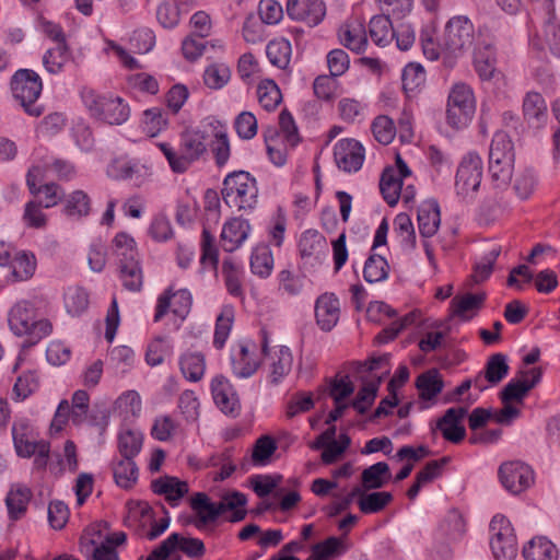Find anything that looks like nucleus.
Wrapping results in <instances>:
<instances>
[{"mask_svg":"<svg viewBox=\"0 0 560 560\" xmlns=\"http://www.w3.org/2000/svg\"><path fill=\"white\" fill-rule=\"evenodd\" d=\"M482 171V160L477 153L469 152L465 155L458 165L455 177L457 196L465 201L474 200L481 185Z\"/></svg>","mask_w":560,"mask_h":560,"instance_id":"obj_8","label":"nucleus"},{"mask_svg":"<svg viewBox=\"0 0 560 560\" xmlns=\"http://www.w3.org/2000/svg\"><path fill=\"white\" fill-rule=\"evenodd\" d=\"M11 91L27 115L39 117L43 114V106L36 104L43 91L42 79L37 72L30 69L18 70L11 79Z\"/></svg>","mask_w":560,"mask_h":560,"instance_id":"obj_7","label":"nucleus"},{"mask_svg":"<svg viewBox=\"0 0 560 560\" xmlns=\"http://www.w3.org/2000/svg\"><path fill=\"white\" fill-rule=\"evenodd\" d=\"M257 98L264 109L271 112L281 103L282 94L273 80L266 79L257 86Z\"/></svg>","mask_w":560,"mask_h":560,"instance_id":"obj_50","label":"nucleus"},{"mask_svg":"<svg viewBox=\"0 0 560 560\" xmlns=\"http://www.w3.org/2000/svg\"><path fill=\"white\" fill-rule=\"evenodd\" d=\"M447 104L475 112V97L472 90L465 83L454 84L448 94Z\"/></svg>","mask_w":560,"mask_h":560,"instance_id":"obj_60","label":"nucleus"},{"mask_svg":"<svg viewBox=\"0 0 560 560\" xmlns=\"http://www.w3.org/2000/svg\"><path fill=\"white\" fill-rule=\"evenodd\" d=\"M349 547L346 535L340 537L331 536L324 541L315 544L311 551L315 552L316 560H330L345 555Z\"/></svg>","mask_w":560,"mask_h":560,"instance_id":"obj_38","label":"nucleus"},{"mask_svg":"<svg viewBox=\"0 0 560 560\" xmlns=\"http://www.w3.org/2000/svg\"><path fill=\"white\" fill-rule=\"evenodd\" d=\"M37 302L20 301L15 303L8 316L10 330L19 337H26L35 345L52 332V324L47 318H38Z\"/></svg>","mask_w":560,"mask_h":560,"instance_id":"obj_2","label":"nucleus"},{"mask_svg":"<svg viewBox=\"0 0 560 560\" xmlns=\"http://www.w3.org/2000/svg\"><path fill=\"white\" fill-rule=\"evenodd\" d=\"M475 69L481 80H490L495 70V52L491 44H479L474 52Z\"/></svg>","mask_w":560,"mask_h":560,"instance_id":"obj_40","label":"nucleus"},{"mask_svg":"<svg viewBox=\"0 0 560 560\" xmlns=\"http://www.w3.org/2000/svg\"><path fill=\"white\" fill-rule=\"evenodd\" d=\"M489 530L490 547L495 560H514L517 555V545L511 522L503 515H494Z\"/></svg>","mask_w":560,"mask_h":560,"instance_id":"obj_10","label":"nucleus"},{"mask_svg":"<svg viewBox=\"0 0 560 560\" xmlns=\"http://www.w3.org/2000/svg\"><path fill=\"white\" fill-rule=\"evenodd\" d=\"M466 415L465 408H450L436 422V429L443 438L452 443H459L466 435L465 428L460 424Z\"/></svg>","mask_w":560,"mask_h":560,"instance_id":"obj_27","label":"nucleus"},{"mask_svg":"<svg viewBox=\"0 0 560 560\" xmlns=\"http://www.w3.org/2000/svg\"><path fill=\"white\" fill-rule=\"evenodd\" d=\"M91 199L83 190H74L65 198L63 213L71 219L80 220L91 212Z\"/></svg>","mask_w":560,"mask_h":560,"instance_id":"obj_41","label":"nucleus"},{"mask_svg":"<svg viewBox=\"0 0 560 560\" xmlns=\"http://www.w3.org/2000/svg\"><path fill=\"white\" fill-rule=\"evenodd\" d=\"M441 214L436 200L423 201L418 209V229L422 237L433 236L440 226Z\"/></svg>","mask_w":560,"mask_h":560,"instance_id":"obj_31","label":"nucleus"},{"mask_svg":"<svg viewBox=\"0 0 560 560\" xmlns=\"http://www.w3.org/2000/svg\"><path fill=\"white\" fill-rule=\"evenodd\" d=\"M291 54V43L285 38L272 39L266 47L268 60L279 69H287L290 63Z\"/></svg>","mask_w":560,"mask_h":560,"instance_id":"obj_49","label":"nucleus"},{"mask_svg":"<svg viewBox=\"0 0 560 560\" xmlns=\"http://www.w3.org/2000/svg\"><path fill=\"white\" fill-rule=\"evenodd\" d=\"M299 250L303 259L320 264L328 252L327 241L318 231L306 230L301 235Z\"/></svg>","mask_w":560,"mask_h":560,"instance_id":"obj_28","label":"nucleus"},{"mask_svg":"<svg viewBox=\"0 0 560 560\" xmlns=\"http://www.w3.org/2000/svg\"><path fill=\"white\" fill-rule=\"evenodd\" d=\"M465 532L466 523L458 510L448 511L438 529L441 537L450 541L460 539Z\"/></svg>","mask_w":560,"mask_h":560,"instance_id":"obj_43","label":"nucleus"},{"mask_svg":"<svg viewBox=\"0 0 560 560\" xmlns=\"http://www.w3.org/2000/svg\"><path fill=\"white\" fill-rule=\"evenodd\" d=\"M81 98L94 118L109 125H121L129 117V107L120 97L104 96L92 89L84 88Z\"/></svg>","mask_w":560,"mask_h":560,"instance_id":"obj_6","label":"nucleus"},{"mask_svg":"<svg viewBox=\"0 0 560 560\" xmlns=\"http://www.w3.org/2000/svg\"><path fill=\"white\" fill-rule=\"evenodd\" d=\"M499 477L503 487L513 494L525 491L534 482L532 468L521 462L502 464L499 468Z\"/></svg>","mask_w":560,"mask_h":560,"instance_id":"obj_17","label":"nucleus"},{"mask_svg":"<svg viewBox=\"0 0 560 560\" xmlns=\"http://www.w3.org/2000/svg\"><path fill=\"white\" fill-rule=\"evenodd\" d=\"M522 553L525 560H557L559 556L556 545L542 536L532 538Z\"/></svg>","mask_w":560,"mask_h":560,"instance_id":"obj_35","label":"nucleus"},{"mask_svg":"<svg viewBox=\"0 0 560 560\" xmlns=\"http://www.w3.org/2000/svg\"><path fill=\"white\" fill-rule=\"evenodd\" d=\"M392 500L393 495L389 492H372L361 494L358 505L362 513L372 514L382 511Z\"/></svg>","mask_w":560,"mask_h":560,"instance_id":"obj_58","label":"nucleus"},{"mask_svg":"<svg viewBox=\"0 0 560 560\" xmlns=\"http://www.w3.org/2000/svg\"><path fill=\"white\" fill-rule=\"evenodd\" d=\"M371 130L375 140L385 145L389 144L396 135L394 121L386 115H380L374 118Z\"/></svg>","mask_w":560,"mask_h":560,"instance_id":"obj_62","label":"nucleus"},{"mask_svg":"<svg viewBox=\"0 0 560 560\" xmlns=\"http://www.w3.org/2000/svg\"><path fill=\"white\" fill-rule=\"evenodd\" d=\"M135 362V352L127 346L113 348L108 354V365L116 374L124 375L132 368Z\"/></svg>","mask_w":560,"mask_h":560,"instance_id":"obj_52","label":"nucleus"},{"mask_svg":"<svg viewBox=\"0 0 560 560\" xmlns=\"http://www.w3.org/2000/svg\"><path fill=\"white\" fill-rule=\"evenodd\" d=\"M113 253L118 260L121 277H136L140 270L136 240L126 232H119L112 241Z\"/></svg>","mask_w":560,"mask_h":560,"instance_id":"obj_13","label":"nucleus"},{"mask_svg":"<svg viewBox=\"0 0 560 560\" xmlns=\"http://www.w3.org/2000/svg\"><path fill=\"white\" fill-rule=\"evenodd\" d=\"M122 458L114 466V479L118 487L129 489L138 480L139 470L135 456H121Z\"/></svg>","mask_w":560,"mask_h":560,"instance_id":"obj_42","label":"nucleus"},{"mask_svg":"<svg viewBox=\"0 0 560 560\" xmlns=\"http://www.w3.org/2000/svg\"><path fill=\"white\" fill-rule=\"evenodd\" d=\"M49 469L55 475H61L63 471H75L78 469L77 447L74 443L68 440L63 446V453L59 456L57 464H50Z\"/></svg>","mask_w":560,"mask_h":560,"instance_id":"obj_61","label":"nucleus"},{"mask_svg":"<svg viewBox=\"0 0 560 560\" xmlns=\"http://www.w3.org/2000/svg\"><path fill=\"white\" fill-rule=\"evenodd\" d=\"M537 185V177L533 170L525 168L516 173L513 189L520 199H527L534 192Z\"/></svg>","mask_w":560,"mask_h":560,"instance_id":"obj_64","label":"nucleus"},{"mask_svg":"<svg viewBox=\"0 0 560 560\" xmlns=\"http://www.w3.org/2000/svg\"><path fill=\"white\" fill-rule=\"evenodd\" d=\"M210 137L209 127L203 126V120L196 128H186L179 136L178 165L183 173L189 165L198 161L207 152V140Z\"/></svg>","mask_w":560,"mask_h":560,"instance_id":"obj_11","label":"nucleus"},{"mask_svg":"<svg viewBox=\"0 0 560 560\" xmlns=\"http://www.w3.org/2000/svg\"><path fill=\"white\" fill-rule=\"evenodd\" d=\"M475 42V28L470 20L458 15L452 18L445 25L441 38L442 49L458 56L471 48Z\"/></svg>","mask_w":560,"mask_h":560,"instance_id":"obj_9","label":"nucleus"},{"mask_svg":"<svg viewBox=\"0 0 560 560\" xmlns=\"http://www.w3.org/2000/svg\"><path fill=\"white\" fill-rule=\"evenodd\" d=\"M12 272L14 277L21 280H27L35 273L37 260L31 252H20L11 261Z\"/></svg>","mask_w":560,"mask_h":560,"instance_id":"obj_57","label":"nucleus"},{"mask_svg":"<svg viewBox=\"0 0 560 560\" xmlns=\"http://www.w3.org/2000/svg\"><path fill=\"white\" fill-rule=\"evenodd\" d=\"M394 231L397 234L402 248H415L416 233L411 219L407 213H399L396 215L394 220Z\"/></svg>","mask_w":560,"mask_h":560,"instance_id":"obj_55","label":"nucleus"},{"mask_svg":"<svg viewBox=\"0 0 560 560\" xmlns=\"http://www.w3.org/2000/svg\"><path fill=\"white\" fill-rule=\"evenodd\" d=\"M70 50L67 43H59L48 48L43 56V65L50 74L62 72L66 63L70 59Z\"/></svg>","mask_w":560,"mask_h":560,"instance_id":"obj_46","label":"nucleus"},{"mask_svg":"<svg viewBox=\"0 0 560 560\" xmlns=\"http://www.w3.org/2000/svg\"><path fill=\"white\" fill-rule=\"evenodd\" d=\"M191 304L192 298L188 290L182 289L175 292L166 290L158 298L153 320L160 322L168 312L184 320L190 312Z\"/></svg>","mask_w":560,"mask_h":560,"instance_id":"obj_15","label":"nucleus"},{"mask_svg":"<svg viewBox=\"0 0 560 560\" xmlns=\"http://www.w3.org/2000/svg\"><path fill=\"white\" fill-rule=\"evenodd\" d=\"M514 151L510 137L503 132L494 133L489 150V174L498 189H505L512 179Z\"/></svg>","mask_w":560,"mask_h":560,"instance_id":"obj_4","label":"nucleus"},{"mask_svg":"<svg viewBox=\"0 0 560 560\" xmlns=\"http://www.w3.org/2000/svg\"><path fill=\"white\" fill-rule=\"evenodd\" d=\"M394 26L388 14L375 15L369 24V34L373 43L385 47L394 39Z\"/></svg>","mask_w":560,"mask_h":560,"instance_id":"obj_39","label":"nucleus"},{"mask_svg":"<svg viewBox=\"0 0 560 560\" xmlns=\"http://www.w3.org/2000/svg\"><path fill=\"white\" fill-rule=\"evenodd\" d=\"M150 487L153 493L164 495L172 505H176L189 490L186 481L167 475L153 479Z\"/></svg>","mask_w":560,"mask_h":560,"instance_id":"obj_30","label":"nucleus"},{"mask_svg":"<svg viewBox=\"0 0 560 560\" xmlns=\"http://www.w3.org/2000/svg\"><path fill=\"white\" fill-rule=\"evenodd\" d=\"M126 541L124 532L109 533L106 523L90 525L80 539V551L89 560H119L116 547Z\"/></svg>","mask_w":560,"mask_h":560,"instance_id":"obj_3","label":"nucleus"},{"mask_svg":"<svg viewBox=\"0 0 560 560\" xmlns=\"http://www.w3.org/2000/svg\"><path fill=\"white\" fill-rule=\"evenodd\" d=\"M269 381L273 385L280 384L283 378L291 372L293 364V355L289 347L280 346L269 355Z\"/></svg>","mask_w":560,"mask_h":560,"instance_id":"obj_29","label":"nucleus"},{"mask_svg":"<svg viewBox=\"0 0 560 560\" xmlns=\"http://www.w3.org/2000/svg\"><path fill=\"white\" fill-rule=\"evenodd\" d=\"M411 175L408 165L398 154L396 158V167H386L380 179L381 194L389 207L397 205L401 194L404 178Z\"/></svg>","mask_w":560,"mask_h":560,"instance_id":"obj_14","label":"nucleus"},{"mask_svg":"<svg viewBox=\"0 0 560 560\" xmlns=\"http://www.w3.org/2000/svg\"><path fill=\"white\" fill-rule=\"evenodd\" d=\"M422 401H432L444 388L442 374L438 369H429L419 374L415 382Z\"/></svg>","mask_w":560,"mask_h":560,"instance_id":"obj_32","label":"nucleus"},{"mask_svg":"<svg viewBox=\"0 0 560 560\" xmlns=\"http://www.w3.org/2000/svg\"><path fill=\"white\" fill-rule=\"evenodd\" d=\"M256 179L245 171L230 173L223 180L222 198L230 208L253 210L257 205Z\"/></svg>","mask_w":560,"mask_h":560,"instance_id":"obj_5","label":"nucleus"},{"mask_svg":"<svg viewBox=\"0 0 560 560\" xmlns=\"http://www.w3.org/2000/svg\"><path fill=\"white\" fill-rule=\"evenodd\" d=\"M532 380H511L501 392L503 402L522 400L526 394L539 382L540 374L532 371Z\"/></svg>","mask_w":560,"mask_h":560,"instance_id":"obj_48","label":"nucleus"},{"mask_svg":"<svg viewBox=\"0 0 560 560\" xmlns=\"http://www.w3.org/2000/svg\"><path fill=\"white\" fill-rule=\"evenodd\" d=\"M334 159L339 170L346 173H355L363 165L365 150L355 139H340L335 144Z\"/></svg>","mask_w":560,"mask_h":560,"instance_id":"obj_16","label":"nucleus"},{"mask_svg":"<svg viewBox=\"0 0 560 560\" xmlns=\"http://www.w3.org/2000/svg\"><path fill=\"white\" fill-rule=\"evenodd\" d=\"M203 126L209 127L210 136L213 137L210 148L214 162L218 167H223L231 156V145L226 125L215 117L210 116L203 119Z\"/></svg>","mask_w":560,"mask_h":560,"instance_id":"obj_20","label":"nucleus"},{"mask_svg":"<svg viewBox=\"0 0 560 560\" xmlns=\"http://www.w3.org/2000/svg\"><path fill=\"white\" fill-rule=\"evenodd\" d=\"M38 433L26 418L16 419L12 425V440L15 453L21 458H31L36 452L37 444L43 440L37 439Z\"/></svg>","mask_w":560,"mask_h":560,"instance_id":"obj_19","label":"nucleus"},{"mask_svg":"<svg viewBox=\"0 0 560 560\" xmlns=\"http://www.w3.org/2000/svg\"><path fill=\"white\" fill-rule=\"evenodd\" d=\"M179 369L189 382H199L206 372V358L201 352L187 351L179 357Z\"/></svg>","mask_w":560,"mask_h":560,"instance_id":"obj_36","label":"nucleus"},{"mask_svg":"<svg viewBox=\"0 0 560 560\" xmlns=\"http://www.w3.org/2000/svg\"><path fill=\"white\" fill-rule=\"evenodd\" d=\"M389 466L385 462L371 465L362 471V483L365 489H378L389 479Z\"/></svg>","mask_w":560,"mask_h":560,"instance_id":"obj_53","label":"nucleus"},{"mask_svg":"<svg viewBox=\"0 0 560 560\" xmlns=\"http://www.w3.org/2000/svg\"><path fill=\"white\" fill-rule=\"evenodd\" d=\"M250 268L260 278L270 276L273 268V256L269 246L259 245L254 248L250 256Z\"/></svg>","mask_w":560,"mask_h":560,"instance_id":"obj_51","label":"nucleus"},{"mask_svg":"<svg viewBox=\"0 0 560 560\" xmlns=\"http://www.w3.org/2000/svg\"><path fill=\"white\" fill-rule=\"evenodd\" d=\"M172 354V346L166 337L158 336L149 345L145 351V362L150 366L161 365L166 357Z\"/></svg>","mask_w":560,"mask_h":560,"instance_id":"obj_54","label":"nucleus"},{"mask_svg":"<svg viewBox=\"0 0 560 560\" xmlns=\"http://www.w3.org/2000/svg\"><path fill=\"white\" fill-rule=\"evenodd\" d=\"M389 265L381 255H370L363 268L364 280H386L388 277Z\"/></svg>","mask_w":560,"mask_h":560,"instance_id":"obj_63","label":"nucleus"},{"mask_svg":"<svg viewBox=\"0 0 560 560\" xmlns=\"http://www.w3.org/2000/svg\"><path fill=\"white\" fill-rule=\"evenodd\" d=\"M523 115L526 121L539 128L544 126L548 118L546 101L537 92H528L523 101Z\"/></svg>","mask_w":560,"mask_h":560,"instance_id":"obj_33","label":"nucleus"},{"mask_svg":"<svg viewBox=\"0 0 560 560\" xmlns=\"http://www.w3.org/2000/svg\"><path fill=\"white\" fill-rule=\"evenodd\" d=\"M103 52L114 57L127 70H136L139 66L138 60L126 48L112 39L104 40Z\"/></svg>","mask_w":560,"mask_h":560,"instance_id":"obj_59","label":"nucleus"},{"mask_svg":"<svg viewBox=\"0 0 560 560\" xmlns=\"http://www.w3.org/2000/svg\"><path fill=\"white\" fill-rule=\"evenodd\" d=\"M508 358L503 353L489 357L483 371L475 376V388L483 392L490 385L499 384L509 374Z\"/></svg>","mask_w":560,"mask_h":560,"instance_id":"obj_22","label":"nucleus"},{"mask_svg":"<svg viewBox=\"0 0 560 560\" xmlns=\"http://www.w3.org/2000/svg\"><path fill=\"white\" fill-rule=\"evenodd\" d=\"M340 317V303L334 293H324L315 303V318L319 328L330 331Z\"/></svg>","mask_w":560,"mask_h":560,"instance_id":"obj_25","label":"nucleus"},{"mask_svg":"<svg viewBox=\"0 0 560 560\" xmlns=\"http://www.w3.org/2000/svg\"><path fill=\"white\" fill-rule=\"evenodd\" d=\"M486 299L487 294L483 291L457 294L451 300V314L463 322H469L483 307Z\"/></svg>","mask_w":560,"mask_h":560,"instance_id":"obj_24","label":"nucleus"},{"mask_svg":"<svg viewBox=\"0 0 560 560\" xmlns=\"http://www.w3.org/2000/svg\"><path fill=\"white\" fill-rule=\"evenodd\" d=\"M544 40L551 55L560 59V21L556 13L547 15L545 20Z\"/></svg>","mask_w":560,"mask_h":560,"instance_id":"obj_56","label":"nucleus"},{"mask_svg":"<svg viewBox=\"0 0 560 560\" xmlns=\"http://www.w3.org/2000/svg\"><path fill=\"white\" fill-rule=\"evenodd\" d=\"M250 233L249 222L242 218H233L223 224L221 246L225 252L238 249Z\"/></svg>","mask_w":560,"mask_h":560,"instance_id":"obj_26","label":"nucleus"},{"mask_svg":"<svg viewBox=\"0 0 560 560\" xmlns=\"http://www.w3.org/2000/svg\"><path fill=\"white\" fill-rule=\"evenodd\" d=\"M246 503V495L238 491L225 495L218 504L210 502L206 493L197 492L190 499V506L198 514L194 525L196 528L202 529L208 523L214 522L219 516L224 515L229 511L231 514L225 516L226 521L232 523L241 522L246 516V511L243 509Z\"/></svg>","mask_w":560,"mask_h":560,"instance_id":"obj_1","label":"nucleus"},{"mask_svg":"<svg viewBox=\"0 0 560 560\" xmlns=\"http://www.w3.org/2000/svg\"><path fill=\"white\" fill-rule=\"evenodd\" d=\"M257 347L249 339L238 340L230 349V362L233 374L238 378H249L260 366Z\"/></svg>","mask_w":560,"mask_h":560,"instance_id":"obj_12","label":"nucleus"},{"mask_svg":"<svg viewBox=\"0 0 560 560\" xmlns=\"http://www.w3.org/2000/svg\"><path fill=\"white\" fill-rule=\"evenodd\" d=\"M32 498L31 489L21 483L13 485L5 498L8 514L11 520H19L27 510Z\"/></svg>","mask_w":560,"mask_h":560,"instance_id":"obj_34","label":"nucleus"},{"mask_svg":"<svg viewBox=\"0 0 560 560\" xmlns=\"http://www.w3.org/2000/svg\"><path fill=\"white\" fill-rule=\"evenodd\" d=\"M287 13L293 20L316 26L325 18L326 4L323 0H288Z\"/></svg>","mask_w":560,"mask_h":560,"instance_id":"obj_21","label":"nucleus"},{"mask_svg":"<svg viewBox=\"0 0 560 560\" xmlns=\"http://www.w3.org/2000/svg\"><path fill=\"white\" fill-rule=\"evenodd\" d=\"M235 317L234 307L231 304H224L215 318L213 334V347L218 350L224 348L231 334Z\"/></svg>","mask_w":560,"mask_h":560,"instance_id":"obj_37","label":"nucleus"},{"mask_svg":"<svg viewBox=\"0 0 560 560\" xmlns=\"http://www.w3.org/2000/svg\"><path fill=\"white\" fill-rule=\"evenodd\" d=\"M63 302L69 315L80 316L89 307V294L81 285L71 284L65 292Z\"/></svg>","mask_w":560,"mask_h":560,"instance_id":"obj_45","label":"nucleus"},{"mask_svg":"<svg viewBox=\"0 0 560 560\" xmlns=\"http://www.w3.org/2000/svg\"><path fill=\"white\" fill-rule=\"evenodd\" d=\"M211 393L215 406L226 416L236 418L241 413V401L230 381L222 376H215L211 382Z\"/></svg>","mask_w":560,"mask_h":560,"instance_id":"obj_18","label":"nucleus"},{"mask_svg":"<svg viewBox=\"0 0 560 560\" xmlns=\"http://www.w3.org/2000/svg\"><path fill=\"white\" fill-rule=\"evenodd\" d=\"M135 423H122L118 435V450L121 456H137L140 452V432Z\"/></svg>","mask_w":560,"mask_h":560,"instance_id":"obj_44","label":"nucleus"},{"mask_svg":"<svg viewBox=\"0 0 560 560\" xmlns=\"http://www.w3.org/2000/svg\"><path fill=\"white\" fill-rule=\"evenodd\" d=\"M115 408L118 411L122 423H136L138 411L140 410V398L136 390L122 393L115 401Z\"/></svg>","mask_w":560,"mask_h":560,"instance_id":"obj_47","label":"nucleus"},{"mask_svg":"<svg viewBox=\"0 0 560 560\" xmlns=\"http://www.w3.org/2000/svg\"><path fill=\"white\" fill-rule=\"evenodd\" d=\"M337 35L340 44L355 54L364 52L369 45L365 26L357 19L342 23Z\"/></svg>","mask_w":560,"mask_h":560,"instance_id":"obj_23","label":"nucleus"}]
</instances>
